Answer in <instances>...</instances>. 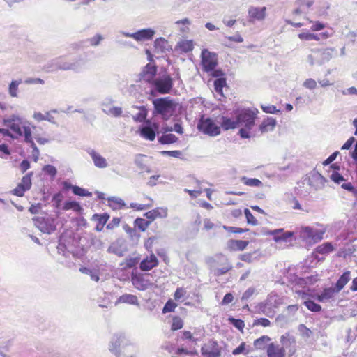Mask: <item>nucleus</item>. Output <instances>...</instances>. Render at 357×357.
Returning <instances> with one entry per match:
<instances>
[{
    "instance_id": "59",
    "label": "nucleus",
    "mask_w": 357,
    "mask_h": 357,
    "mask_svg": "<svg viewBox=\"0 0 357 357\" xmlns=\"http://www.w3.org/2000/svg\"><path fill=\"white\" fill-rule=\"evenodd\" d=\"M43 172L50 175L52 177H54L57 174L56 167L51 165H46L43 168Z\"/></svg>"
},
{
    "instance_id": "47",
    "label": "nucleus",
    "mask_w": 357,
    "mask_h": 357,
    "mask_svg": "<svg viewBox=\"0 0 357 357\" xmlns=\"http://www.w3.org/2000/svg\"><path fill=\"white\" fill-rule=\"evenodd\" d=\"M151 221L146 220L143 218H137L135 220V225L137 227L139 230L142 231H146V229L148 228V227L150 225Z\"/></svg>"
},
{
    "instance_id": "45",
    "label": "nucleus",
    "mask_w": 357,
    "mask_h": 357,
    "mask_svg": "<svg viewBox=\"0 0 357 357\" xmlns=\"http://www.w3.org/2000/svg\"><path fill=\"white\" fill-rule=\"evenodd\" d=\"M63 208L65 211L73 209L77 212H79L82 210V208L80 206V204L77 202H75V201L66 202L63 205Z\"/></svg>"
},
{
    "instance_id": "9",
    "label": "nucleus",
    "mask_w": 357,
    "mask_h": 357,
    "mask_svg": "<svg viewBox=\"0 0 357 357\" xmlns=\"http://www.w3.org/2000/svg\"><path fill=\"white\" fill-rule=\"evenodd\" d=\"M33 220L38 229L45 234H51L56 230V225L54 219L45 217L34 218Z\"/></svg>"
},
{
    "instance_id": "3",
    "label": "nucleus",
    "mask_w": 357,
    "mask_h": 357,
    "mask_svg": "<svg viewBox=\"0 0 357 357\" xmlns=\"http://www.w3.org/2000/svg\"><path fill=\"white\" fill-rule=\"evenodd\" d=\"M153 105V114L161 115L165 121H167L173 115L176 108V103L169 97L154 99Z\"/></svg>"
},
{
    "instance_id": "52",
    "label": "nucleus",
    "mask_w": 357,
    "mask_h": 357,
    "mask_svg": "<svg viewBox=\"0 0 357 357\" xmlns=\"http://www.w3.org/2000/svg\"><path fill=\"white\" fill-rule=\"evenodd\" d=\"M244 213L247 220V222L248 224H250L252 225H257L258 224V221L253 216V215L248 208H245Z\"/></svg>"
},
{
    "instance_id": "49",
    "label": "nucleus",
    "mask_w": 357,
    "mask_h": 357,
    "mask_svg": "<svg viewBox=\"0 0 357 357\" xmlns=\"http://www.w3.org/2000/svg\"><path fill=\"white\" fill-rule=\"evenodd\" d=\"M298 38L301 40H320V35L305 32L301 33L298 34Z\"/></svg>"
},
{
    "instance_id": "22",
    "label": "nucleus",
    "mask_w": 357,
    "mask_h": 357,
    "mask_svg": "<svg viewBox=\"0 0 357 357\" xmlns=\"http://www.w3.org/2000/svg\"><path fill=\"white\" fill-rule=\"evenodd\" d=\"M181 339L183 340H190L195 344H197V342L200 340L201 337L204 336V332L203 330H199L198 331H195L194 334L197 335V337H194L192 333L189 331H184L180 332Z\"/></svg>"
},
{
    "instance_id": "56",
    "label": "nucleus",
    "mask_w": 357,
    "mask_h": 357,
    "mask_svg": "<svg viewBox=\"0 0 357 357\" xmlns=\"http://www.w3.org/2000/svg\"><path fill=\"white\" fill-rule=\"evenodd\" d=\"M103 112L105 113H106L107 114L112 115V116H114L115 117H117V116H121V114L122 113V109H121V107H110L108 109V111H107L105 109H103Z\"/></svg>"
},
{
    "instance_id": "63",
    "label": "nucleus",
    "mask_w": 357,
    "mask_h": 357,
    "mask_svg": "<svg viewBox=\"0 0 357 357\" xmlns=\"http://www.w3.org/2000/svg\"><path fill=\"white\" fill-rule=\"evenodd\" d=\"M176 354L177 355H181V354H185V355H195V354H197V349H194L192 350H188L187 349H185L183 347H180V348H178L176 351Z\"/></svg>"
},
{
    "instance_id": "20",
    "label": "nucleus",
    "mask_w": 357,
    "mask_h": 357,
    "mask_svg": "<svg viewBox=\"0 0 357 357\" xmlns=\"http://www.w3.org/2000/svg\"><path fill=\"white\" fill-rule=\"evenodd\" d=\"M149 221H153L155 219L163 218L167 216V208L164 207H158L153 210L149 211L144 215Z\"/></svg>"
},
{
    "instance_id": "39",
    "label": "nucleus",
    "mask_w": 357,
    "mask_h": 357,
    "mask_svg": "<svg viewBox=\"0 0 357 357\" xmlns=\"http://www.w3.org/2000/svg\"><path fill=\"white\" fill-rule=\"evenodd\" d=\"M145 155L142 154H137L135 155L134 162L135 165L141 170L146 171L147 172H150L149 167L144 163Z\"/></svg>"
},
{
    "instance_id": "28",
    "label": "nucleus",
    "mask_w": 357,
    "mask_h": 357,
    "mask_svg": "<svg viewBox=\"0 0 357 357\" xmlns=\"http://www.w3.org/2000/svg\"><path fill=\"white\" fill-rule=\"evenodd\" d=\"M275 126L276 120L273 117H267L262 121L259 130L261 132H267L273 130Z\"/></svg>"
},
{
    "instance_id": "40",
    "label": "nucleus",
    "mask_w": 357,
    "mask_h": 357,
    "mask_svg": "<svg viewBox=\"0 0 357 357\" xmlns=\"http://www.w3.org/2000/svg\"><path fill=\"white\" fill-rule=\"evenodd\" d=\"M333 249L334 248L331 242H325L316 248V252L319 254L326 255L331 252Z\"/></svg>"
},
{
    "instance_id": "30",
    "label": "nucleus",
    "mask_w": 357,
    "mask_h": 357,
    "mask_svg": "<svg viewBox=\"0 0 357 357\" xmlns=\"http://www.w3.org/2000/svg\"><path fill=\"white\" fill-rule=\"evenodd\" d=\"M248 245V241L230 240L227 243L228 248L232 250L242 251L246 248Z\"/></svg>"
},
{
    "instance_id": "4",
    "label": "nucleus",
    "mask_w": 357,
    "mask_h": 357,
    "mask_svg": "<svg viewBox=\"0 0 357 357\" xmlns=\"http://www.w3.org/2000/svg\"><path fill=\"white\" fill-rule=\"evenodd\" d=\"M47 68L48 71L59 70L78 71L82 68V64L79 61L70 62L67 61L65 56H60L50 61L47 65Z\"/></svg>"
},
{
    "instance_id": "61",
    "label": "nucleus",
    "mask_w": 357,
    "mask_h": 357,
    "mask_svg": "<svg viewBox=\"0 0 357 357\" xmlns=\"http://www.w3.org/2000/svg\"><path fill=\"white\" fill-rule=\"evenodd\" d=\"M176 307V305L175 304V303H174L172 301L169 300L164 305L163 309H162V312L167 313V312H173Z\"/></svg>"
},
{
    "instance_id": "12",
    "label": "nucleus",
    "mask_w": 357,
    "mask_h": 357,
    "mask_svg": "<svg viewBox=\"0 0 357 357\" xmlns=\"http://www.w3.org/2000/svg\"><path fill=\"white\" fill-rule=\"evenodd\" d=\"M325 231L310 227H304L301 231V237L304 239H310L314 243L320 241L323 238Z\"/></svg>"
},
{
    "instance_id": "62",
    "label": "nucleus",
    "mask_w": 357,
    "mask_h": 357,
    "mask_svg": "<svg viewBox=\"0 0 357 357\" xmlns=\"http://www.w3.org/2000/svg\"><path fill=\"white\" fill-rule=\"evenodd\" d=\"M161 155L165 156H170L174 158H181L182 153L180 151H162Z\"/></svg>"
},
{
    "instance_id": "36",
    "label": "nucleus",
    "mask_w": 357,
    "mask_h": 357,
    "mask_svg": "<svg viewBox=\"0 0 357 357\" xmlns=\"http://www.w3.org/2000/svg\"><path fill=\"white\" fill-rule=\"evenodd\" d=\"M22 82V79L13 80L8 86V93L13 98H16L18 96V86Z\"/></svg>"
},
{
    "instance_id": "6",
    "label": "nucleus",
    "mask_w": 357,
    "mask_h": 357,
    "mask_svg": "<svg viewBox=\"0 0 357 357\" xmlns=\"http://www.w3.org/2000/svg\"><path fill=\"white\" fill-rule=\"evenodd\" d=\"M3 124L15 133L14 139H17L22 137V128L28 121L17 114H12L3 119Z\"/></svg>"
},
{
    "instance_id": "33",
    "label": "nucleus",
    "mask_w": 357,
    "mask_h": 357,
    "mask_svg": "<svg viewBox=\"0 0 357 357\" xmlns=\"http://www.w3.org/2000/svg\"><path fill=\"white\" fill-rule=\"evenodd\" d=\"M280 343L282 346L281 347H284V350L289 349L291 347V345H295L296 340L295 337L291 335L289 333H285L280 337Z\"/></svg>"
},
{
    "instance_id": "50",
    "label": "nucleus",
    "mask_w": 357,
    "mask_h": 357,
    "mask_svg": "<svg viewBox=\"0 0 357 357\" xmlns=\"http://www.w3.org/2000/svg\"><path fill=\"white\" fill-rule=\"evenodd\" d=\"M29 124V123H28V124H26L22 128V137H24V142L33 139L32 131Z\"/></svg>"
},
{
    "instance_id": "25",
    "label": "nucleus",
    "mask_w": 357,
    "mask_h": 357,
    "mask_svg": "<svg viewBox=\"0 0 357 357\" xmlns=\"http://www.w3.org/2000/svg\"><path fill=\"white\" fill-rule=\"evenodd\" d=\"M109 218V215L107 213L102 214L96 213L92 216V220L97 221L96 230L97 231H101L103 229L104 225L107 223Z\"/></svg>"
},
{
    "instance_id": "44",
    "label": "nucleus",
    "mask_w": 357,
    "mask_h": 357,
    "mask_svg": "<svg viewBox=\"0 0 357 357\" xmlns=\"http://www.w3.org/2000/svg\"><path fill=\"white\" fill-rule=\"evenodd\" d=\"M241 181L248 186L251 187H260L262 185V182L257 178H250L246 176L241 178Z\"/></svg>"
},
{
    "instance_id": "48",
    "label": "nucleus",
    "mask_w": 357,
    "mask_h": 357,
    "mask_svg": "<svg viewBox=\"0 0 357 357\" xmlns=\"http://www.w3.org/2000/svg\"><path fill=\"white\" fill-rule=\"evenodd\" d=\"M303 304L311 312H317L321 310V306L312 300L305 301Z\"/></svg>"
},
{
    "instance_id": "16",
    "label": "nucleus",
    "mask_w": 357,
    "mask_h": 357,
    "mask_svg": "<svg viewBox=\"0 0 357 357\" xmlns=\"http://www.w3.org/2000/svg\"><path fill=\"white\" fill-rule=\"evenodd\" d=\"M266 7H254L251 6L248 9V16L250 17L249 21L254 22L257 21H262L265 19L266 15Z\"/></svg>"
},
{
    "instance_id": "14",
    "label": "nucleus",
    "mask_w": 357,
    "mask_h": 357,
    "mask_svg": "<svg viewBox=\"0 0 357 357\" xmlns=\"http://www.w3.org/2000/svg\"><path fill=\"white\" fill-rule=\"evenodd\" d=\"M32 175L33 172H31L24 176L21 180V182L13 190V194L18 197H22L25 191L29 190L31 187Z\"/></svg>"
},
{
    "instance_id": "55",
    "label": "nucleus",
    "mask_w": 357,
    "mask_h": 357,
    "mask_svg": "<svg viewBox=\"0 0 357 357\" xmlns=\"http://www.w3.org/2000/svg\"><path fill=\"white\" fill-rule=\"evenodd\" d=\"M183 320L178 317H175L172 320L171 329L172 331H176V330L181 329L183 327Z\"/></svg>"
},
{
    "instance_id": "43",
    "label": "nucleus",
    "mask_w": 357,
    "mask_h": 357,
    "mask_svg": "<svg viewBox=\"0 0 357 357\" xmlns=\"http://www.w3.org/2000/svg\"><path fill=\"white\" fill-rule=\"evenodd\" d=\"M103 40V36L100 33H97L94 36L86 39L84 43H86V45L96 47L99 45Z\"/></svg>"
},
{
    "instance_id": "18",
    "label": "nucleus",
    "mask_w": 357,
    "mask_h": 357,
    "mask_svg": "<svg viewBox=\"0 0 357 357\" xmlns=\"http://www.w3.org/2000/svg\"><path fill=\"white\" fill-rule=\"evenodd\" d=\"M266 354L268 357H285L286 351L284 347L279 344L271 342L267 345Z\"/></svg>"
},
{
    "instance_id": "37",
    "label": "nucleus",
    "mask_w": 357,
    "mask_h": 357,
    "mask_svg": "<svg viewBox=\"0 0 357 357\" xmlns=\"http://www.w3.org/2000/svg\"><path fill=\"white\" fill-rule=\"evenodd\" d=\"M232 267V265L228 261V260L225 259V261L223 263L221 267L216 268L213 270L214 275L217 276L222 275L231 270Z\"/></svg>"
},
{
    "instance_id": "17",
    "label": "nucleus",
    "mask_w": 357,
    "mask_h": 357,
    "mask_svg": "<svg viewBox=\"0 0 357 357\" xmlns=\"http://www.w3.org/2000/svg\"><path fill=\"white\" fill-rule=\"evenodd\" d=\"M131 282L132 285L139 291H145L152 286L149 280L144 278L142 275H135L132 276Z\"/></svg>"
},
{
    "instance_id": "58",
    "label": "nucleus",
    "mask_w": 357,
    "mask_h": 357,
    "mask_svg": "<svg viewBox=\"0 0 357 357\" xmlns=\"http://www.w3.org/2000/svg\"><path fill=\"white\" fill-rule=\"evenodd\" d=\"M261 108L264 112L268 113V114H276L280 112V110L278 109L275 106L272 105H261Z\"/></svg>"
},
{
    "instance_id": "23",
    "label": "nucleus",
    "mask_w": 357,
    "mask_h": 357,
    "mask_svg": "<svg viewBox=\"0 0 357 357\" xmlns=\"http://www.w3.org/2000/svg\"><path fill=\"white\" fill-rule=\"evenodd\" d=\"M158 264V260L155 255L151 254L149 257L144 259L139 265L142 271H150Z\"/></svg>"
},
{
    "instance_id": "2",
    "label": "nucleus",
    "mask_w": 357,
    "mask_h": 357,
    "mask_svg": "<svg viewBox=\"0 0 357 357\" xmlns=\"http://www.w3.org/2000/svg\"><path fill=\"white\" fill-rule=\"evenodd\" d=\"M258 112L256 108H242L235 111L238 126H243L238 131V135L242 139L250 137V130L255 125Z\"/></svg>"
},
{
    "instance_id": "51",
    "label": "nucleus",
    "mask_w": 357,
    "mask_h": 357,
    "mask_svg": "<svg viewBox=\"0 0 357 357\" xmlns=\"http://www.w3.org/2000/svg\"><path fill=\"white\" fill-rule=\"evenodd\" d=\"M73 192L75 195L82 197H91L92 195L91 192L77 185H75V187L73 188Z\"/></svg>"
},
{
    "instance_id": "60",
    "label": "nucleus",
    "mask_w": 357,
    "mask_h": 357,
    "mask_svg": "<svg viewBox=\"0 0 357 357\" xmlns=\"http://www.w3.org/2000/svg\"><path fill=\"white\" fill-rule=\"evenodd\" d=\"M303 86L310 90L314 89L317 87V82L312 78H308L304 81Z\"/></svg>"
},
{
    "instance_id": "15",
    "label": "nucleus",
    "mask_w": 357,
    "mask_h": 357,
    "mask_svg": "<svg viewBox=\"0 0 357 357\" xmlns=\"http://www.w3.org/2000/svg\"><path fill=\"white\" fill-rule=\"evenodd\" d=\"M87 153L91 156L95 167L100 169H105L108 167V162L103 156L93 149H86Z\"/></svg>"
},
{
    "instance_id": "24",
    "label": "nucleus",
    "mask_w": 357,
    "mask_h": 357,
    "mask_svg": "<svg viewBox=\"0 0 357 357\" xmlns=\"http://www.w3.org/2000/svg\"><path fill=\"white\" fill-rule=\"evenodd\" d=\"M268 234L273 236V239L275 242L287 241L288 238L293 236V232L287 231L284 232L283 229L271 230Z\"/></svg>"
},
{
    "instance_id": "10",
    "label": "nucleus",
    "mask_w": 357,
    "mask_h": 357,
    "mask_svg": "<svg viewBox=\"0 0 357 357\" xmlns=\"http://www.w3.org/2000/svg\"><path fill=\"white\" fill-rule=\"evenodd\" d=\"M201 57L203 70L206 73L214 70L218 65L216 54L207 49L202 50Z\"/></svg>"
},
{
    "instance_id": "5",
    "label": "nucleus",
    "mask_w": 357,
    "mask_h": 357,
    "mask_svg": "<svg viewBox=\"0 0 357 357\" xmlns=\"http://www.w3.org/2000/svg\"><path fill=\"white\" fill-rule=\"evenodd\" d=\"M153 89L151 90V94L153 95V90L160 94L169 93L173 88V79L169 75L165 74L154 79L152 82Z\"/></svg>"
},
{
    "instance_id": "57",
    "label": "nucleus",
    "mask_w": 357,
    "mask_h": 357,
    "mask_svg": "<svg viewBox=\"0 0 357 357\" xmlns=\"http://www.w3.org/2000/svg\"><path fill=\"white\" fill-rule=\"evenodd\" d=\"M223 229L226 230L229 233H236V234H242L243 232L248 231V229H242L240 227H229L223 225Z\"/></svg>"
},
{
    "instance_id": "42",
    "label": "nucleus",
    "mask_w": 357,
    "mask_h": 357,
    "mask_svg": "<svg viewBox=\"0 0 357 357\" xmlns=\"http://www.w3.org/2000/svg\"><path fill=\"white\" fill-rule=\"evenodd\" d=\"M178 140L177 137L174 134H164L158 137V142L161 144H169L176 142Z\"/></svg>"
},
{
    "instance_id": "64",
    "label": "nucleus",
    "mask_w": 357,
    "mask_h": 357,
    "mask_svg": "<svg viewBox=\"0 0 357 357\" xmlns=\"http://www.w3.org/2000/svg\"><path fill=\"white\" fill-rule=\"evenodd\" d=\"M255 292L254 287H249L242 295L241 301H247Z\"/></svg>"
},
{
    "instance_id": "34",
    "label": "nucleus",
    "mask_w": 357,
    "mask_h": 357,
    "mask_svg": "<svg viewBox=\"0 0 357 357\" xmlns=\"http://www.w3.org/2000/svg\"><path fill=\"white\" fill-rule=\"evenodd\" d=\"M221 119V126L225 130L234 129L238 126L236 119L235 120H233L226 116H222Z\"/></svg>"
},
{
    "instance_id": "46",
    "label": "nucleus",
    "mask_w": 357,
    "mask_h": 357,
    "mask_svg": "<svg viewBox=\"0 0 357 357\" xmlns=\"http://www.w3.org/2000/svg\"><path fill=\"white\" fill-rule=\"evenodd\" d=\"M12 344L13 342L10 340L5 341L0 344V356L1 357H9V356L6 354V351H10Z\"/></svg>"
},
{
    "instance_id": "35",
    "label": "nucleus",
    "mask_w": 357,
    "mask_h": 357,
    "mask_svg": "<svg viewBox=\"0 0 357 357\" xmlns=\"http://www.w3.org/2000/svg\"><path fill=\"white\" fill-rule=\"evenodd\" d=\"M148 114V110L144 105H140V110L137 114L132 116V118L136 122H145V121H148L146 119V116Z\"/></svg>"
},
{
    "instance_id": "32",
    "label": "nucleus",
    "mask_w": 357,
    "mask_h": 357,
    "mask_svg": "<svg viewBox=\"0 0 357 357\" xmlns=\"http://www.w3.org/2000/svg\"><path fill=\"white\" fill-rule=\"evenodd\" d=\"M350 280V271H345L337 280L335 288L340 292Z\"/></svg>"
},
{
    "instance_id": "38",
    "label": "nucleus",
    "mask_w": 357,
    "mask_h": 357,
    "mask_svg": "<svg viewBox=\"0 0 357 357\" xmlns=\"http://www.w3.org/2000/svg\"><path fill=\"white\" fill-rule=\"evenodd\" d=\"M226 85L227 83L225 78H218L214 81L215 91L221 97H224L222 89L223 87L226 86Z\"/></svg>"
},
{
    "instance_id": "26",
    "label": "nucleus",
    "mask_w": 357,
    "mask_h": 357,
    "mask_svg": "<svg viewBox=\"0 0 357 357\" xmlns=\"http://www.w3.org/2000/svg\"><path fill=\"white\" fill-rule=\"evenodd\" d=\"M154 47L155 51L159 53H165L167 51H169L171 49L170 45H169L168 41L164 38H158L154 41Z\"/></svg>"
},
{
    "instance_id": "8",
    "label": "nucleus",
    "mask_w": 357,
    "mask_h": 357,
    "mask_svg": "<svg viewBox=\"0 0 357 357\" xmlns=\"http://www.w3.org/2000/svg\"><path fill=\"white\" fill-rule=\"evenodd\" d=\"M159 124L151 121H145L139 128V133L142 137L149 141H153L156 133H158Z\"/></svg>"
},
{
    "instance_id": "53",
    "label": "nucleus",
    "mask_w": 357,
    "mask_h": 357,
    "mask_svg": "<svg viewBox=\"0 0 357 357\" xmlns=\"http://www.w3.org/2000/svg\"><path fill=\"white\" fill-rule=\"evenodd\" d=\"M229 321L235 328L242 331L245 327L244 321L239 319H235L234 317H229Z\"/></svg>"
},
{
    "instance_id": "7",
    "label": "nucleus",
    "mask_w": 357,
    "mask_h": 357,
    "mask_svg": "<svg viewBox=\"0 0 357 357\" xmlns=\"http://www.w3.org/2000/svg\"><path fill=\"white\" fill-rule=\"evenodd\" d=\"M197 128L202 132L215 137L220 134V128L211 118L202 116L198 123Z\"/></svg>"
},
{
    "instance_id": "27",
    "label": "nucleus",
    "mask_w": 357,
    "mask_h": 357,
    "mask_svg": "<svg viewBox=\"0 0 357 357\" xmlns=\"http://www.w3.org/2000/svg\"><path fill=\"white\" fill-rule=\"evenodd\" d=\"M119 303L139 305L138 298L135 295L130 294H125L119 296L116 301V305Z\"/></svg>"
},
{
    "instance_id": "29",
    "label": "nucleus",
    "mask_w": 357,
    "mask_h": 357,
    "mask_svg": "<svg viewBox=\"0 0 357 357\" xmlns=\"http://www.w3.org/2000/svg\"><path fill=\"white\" fill-rule=\"evenodd\" d=\"M156 72V67L151 63H148L141 73V75L145 80L149 82L151 79H153Z\"/></svg>"
},
{
    "instance_id": "13",
    "label": "nucleus",
    "mask_w": 357,
    "mask_h": 357,
    "mask_svg": "<svg viewBox=\"0 0 357 357\" xmlns=\"http://www.w3.org/2000/svg\"><path fill=\"white\" fill-rule=\"evenodd\" d=\"M202 354L206 357H220L221 349L216 341L210 340L201 348Z\"/></svg>"
},
{
    "instance_id": "21",
    "label": "nucleus",
    "mask_w": 357,
    "mask_h": 357,
    "mask_svg": "<svg viewBox=\"0 0 357 357\" xmlns=\"http://www.w3.org/2000/svg\"><path fill=\"white\" fill-rule=\"evenodd\" d=\"M338 291H336L335 287H328L324 289L321 294H317L316 298L318 301L324 303L330 301Z\"/></svg>"
},
{
    "instance_id": "41",
    "label": "nucleus",
    "mask_w": 357,
    "mask_h": 357,
    "mask_svg": "<svg viewBox=\"0 0 357 357\" xmlns=\"http://www.w3.org/2000/svg\"><path fill=\"white\" fill-rule=\"evenodd\" d=\"M176 48L183 52H188L193 49V43L192 40H182L178 42Z\"/></svg>"
},
{
    "instance_id": "1",
    "label": "nucleus",
    "mask_w": 357,
    "mask_h": 357,
    "mask_svg": "<svg viewBox=\"0 0 357 357\" xmlns=\"http://www.w3.org/2000/svg\"><path fill=\"white\" fill-rule=\"evenodd\" d=\"M107 348L115 357H137L138 354L137 346L123 333L113 334Z\"/></svg>"
},
{
    "instance_id": "19",
    "label": "nucleus",
    "mask_w": 357,
    "mask_h": 357,
    "mask_svg": "<svg viewBox=\"0 0 357 357\" xmlns=\"http://www.w3.org/2000/svg\"><path fill=\"white\" fill-rule=\"evenodd\" d=\"M126 251V246L121 240H117L112 243L107 249L109 253L114 254L119 257L123 256Z\"/></svg>"
},
{
    "instance_id": "31",
    "label": "nucleus",
    "mask_w": 357,
    "mask_h": 357,
    "mask_svg": "<svg viewBox=\"0 0 357 357\" xmlns=\"http://www.w3.org/2000/svg\"><path fill=\"white\" fill-rule=\"evenodd\" d=\"M271 337L268 335H262L259 338L254 341L253 345L256 349L258 350H267V345L271 343Z\"/></svg>"
},
{
    "instance_id": "11",
    "label": "nucleus",
    "mask_w": 357,
    "mask_h": 357,
    "mask_svg": "<svg viewBox=\"0 0 357 357\" xmlns=\"http://www.w3.org/2000/svg\"><path fill=\"white\" fill-rule=\"evenodd\" d=\"M120 33L123 36L132 38L137 41H144L152 39L155 31L151 28H148L140 29L135 33H128L126 31H121Z\"/></svg>"
},
{
    "instance_id": "54",
    "label": "nucleus",
    "mask_w": 357,
    "mask_h": 357,
    "mask_svg": "<svg viewBox=\"0 0 357 357\" xmlns=\"http://www.w3.org/2000/svg\"><path fill=\"white\" fill-rule=\"evenodd\" d=\"M298 330L300 332L301 335L304 337L308 338L312 334V331L302 324L298 326Z\"/></svg>"
}]
</instances>
